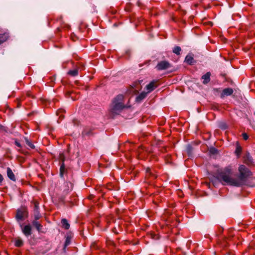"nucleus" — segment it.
<instances>
[{"label": "nucleus", "mask_w": 255, "mask_h": 255, "mask_svg": "<svg viewBox=\"0 0 255 255\" xmlns=\"http://www.w3.org/2000/svg\"><path fill=\"white\" fill-rule=\"evenodd\" d=\"M241 147H237L236 149V153L237 155H239L241 152Z\"/></svg>", "instance_id": "25"}, {"label": "nucleus", "mask_w": 255, "mask_h": 255, "mask_svg": "<svg viewBox=\"0 0 255 255\" xmlns=\"http://www.w3.org/2000/svg\"><path fill=\"white\" fill-rule=\"evenodd\" d=\"M248 158H249V162H247V163H249V162H252L251 157L249 155L248 156Z\"/></svg>", "instance_id": "30"}, {"label": "nucleus", "mask_w": 255, "mask_h": 255, "mask_svg": "<svg viewBox=\"0 0 255 255\" xmlns=\"http://www.w3.org/2000/svg\"><path fill=\"white\" fill-rule=\"evenodd\" d=\"M233 93V90L232 88H228L223 90L221 97L222 98L225 96H228L231 95Z\"/></svg>", "instance_id": "7"}, {"label": "nucleus", "mask_w": 255, "mask_h": 255, "mask_svg": "<svg viewBox=\"0 0 255 255\" xmlns=\"http://www.w3.org/2000/svg\"><path fill=\"white\" fill-rule=\"evenodd\" d=\"M70 239L68 238H67L64 244V248H65L67 246H68L70 244Z\"/></svg>", "instance_id": "21"}, {"label": "nucleus", "mask_w": 255, "mask_h": 255, "mask_svg": "<svg viewBox=\"0 0 255 255\" xmlns=\"http://www.w3.org/2000/svg\"><path fill=\"white\" fill-rule=\"evenodd\" d=\"M61 224L62 227L65 230H68L70 228V224L68 223L67 220L66 219H63L61 220Z\"/></svg>", "instance_id": "12"}, {"label": "nucleus", "mask_w": 255, "mask_h": 255, "mask_svg": "<svg viewBox=\"0 0 255 255\" xmlns=\"http://www.w3.org/2000/svg\"><path fill=\"white\" fill-rule=\"evenodd\" d=\"M181 51V49L179 46H176L173 49V52L177 55L180 54V51Z\"/></svg>", "instance_id": "15"}, {"label": "nucleus", "mask_w": 255, "mask_h": 255, "mask_svg": "<svg viewBox=\"0 0 255 255\" xmlns=\"http://www.w3.org/2000/svg\"><path fill=\"white\" fill-rule=\"evenodd\" d=\"M38 209H39L38 203L35 202H34V211L37 212V211H38Z\"/></svg>", "instance_id": "23"}, {"label": "nucleus", "mask_w": 255, "mask_h": 255, "mask_svg": "<svg viewBox=\"0 0 255 255\" xmlns=\"http://www.w3.org/2000/svg\"><path fill=\"white\" fill-rule=\"evenodd\" d=\"M8 33L5 32L2 34H0V44L5 42L8 38Z\"/></svg>", "instance_id": "11"}, {"label": "nucleus", "mask_w": 255, "mask_h": 255, "mask_svg": "<svg viewBox=\"0 0 255 255\" xmlns=\"http://www.w3.org/2000/svg\"><path fill=\"white\" fill-rule=\"evenodd\" d=\"M22 232L26 237H28L31 235V227L29 225H25L22 227L21 225Z\"/></svg>", "instance_id": "6"}, {"label": "nucleus", "mask_w": 255, "mask_h": 255, "mask_svg": "<svg viewBox=\"0 0 255 255\" xmlns=\"http://www.w3.org/2000/svg\"><path fill=\"white\" fill-rule=\"evenodd\" d=\"M59 158L60 160H61L62 162H64L65 160V156L63 154V153H60L59 155Z\"/></svg>", "instance_id": "24"}, {"label": "nucleus", "mask_w": 255, "mask_h": 255, "mask_svg": "<svg viewBox=\"0 0 255 255\" xmlns=\"http://www.w3.org/2000/svg\"><path fill=\"white\" fill-rule=\"evenodd\" d=\"M6 172H7V175L8 177L11 180H12L13 181H15L16 178H15V175L14 174L12 170L9 167L7 168Z\"/></svg>", "instance_id": "8"}, {"label": "nucleus", "mask_w": 255, "mask_h": 255, "mask_svg": "<svg viewBox=\"0 0 255 255\" xmlns=\"http://www.w3.org/2000/svg\"><path fill=\"white\" fill-rule=\"evenodd\" d=\"M27 216V211L25 209L23 208L17 210L15 217L18 221H20L24 220Z\"/></svg>", "instance_id": "3"}, {"label": "nucleus", "mask_w": 255, "mask_h": 255, "mask_svg": "<svg viewBox=\"0 0 255 255\" xmlns=\"http://www.w3.org/2000/svg\"><path fill=\"white\" fill-rule=\"evenodd\" d=\"M171 67L170 64L166 61H161L156 65V68L158 70H163Z\"/></svg>", "instance_id": "4"}, {"label": "nucleus", "mask_w": 255, "mask_h": 255, "mask_svg": "<svg viewBox=\"0 0 255 255\" xmlns=\"http://www.w3.org/2000/svg\"><path fill=\"white\" fill-rule=\"evenodd\" d=\"M15 246L18 247H21L23 245V241L21 239L18 238L15 240Z\"/></svg>", "instance_id": "14"}, {"label": "nucleus", "mask_w": 255, "mask_h": 255, "mask_svg": "<svg viewBox=\"0 0 255 255\" xmlns=\"http://www.w3.org/2000/svg\"><path fill=\"white\" fill-rule=\"evenodd\" d=\"M243 137L245 140H247L249 138V136L246 133H243Z\"/></svg>", "instance_id": "26"}, {"label": "nucleus", "mask_w": 255, "mask_h": 255, "mask_svg": "<svg viewBox=\"0 0 255 255\" xmlns=\"http://www.w3.org/2000/svg\"><path fill=\"white\" fill-rule=\"evenodd\" d=\"M78 71L77 69H74L68 72V74L72 76H75L78 75Z\"/></svg>", "instance_id": "17"}, {"label": "nucleus", "mask_w": 255, "mask_h": 255, "mask_svg": "<svg viewBox=\"0 0 255 255\" xmlns=\"http://www.w3.org/2000/svg\"><path fill=\"white\" fill-rule=\"evenodd\" d=\"M149 174L150 175L151 174V169L150 168H147L146 169V176Z\"/></svg>", "instance_id": "27"}, {"label": "nucleus", "mask_w": 255, "mask_h": 255, "mask_svg": "<svg viewBox=\"0 0 255 255\" xmlns=\"http://www.w3.org/2000/svg\"><path fill=\"white\" fill-rule=\"evenodd\" d=\"M157 83V80H153L146 86L145 89L148 93L153 91L158 86Z\"/></svg>", "instance_id": "5"}, {"label": "nucleus", "mask_w": 255, "mask_h": 255, "mask_svg": "<svg viewBox=\"0 0 255 255\" xmlns=\"http://www.w3.org/2000/svg\"><path fill=\"white\" fill-rule=\"evenodd\" d=\"M32 224L33 226L35 227V228L37 229L38 231H40L42 226L37 221V220L33 221Z\"/></svg>", "instance_id": "13"}, {"label": "nucleus", "mask_w": 255, "mask_h": 255, "mask_svg": "<svg viewBox=\"0 0 255 255\" xmlns=\"http://www.w3.org/2000/svg\"><path fill=\"white\" fill-rule=\"evenodd\" d=\"M210 76L211 73L210 72H207L205 75L202 76V79L203 80V83L204 84H207L210 82Z\"/></svg>", "instance_id": "9"}, {"label": "nucleus", "mask_w": 255, "mask_h": 255, "mask_svg": "<svg viewBox=\"0 0 255 255\" xmlns=\"http://www.w3.org/2000/svg\"><path fill=\"white\" fill-rule=\"evenodd\" d=\"M219 127L222 128V129H225L227 128V126L226 124L224 123H222L219 125Z\"/></svg>", "instance_id": "22"}, {"label": "nucleus", "mask_w": 255, "mask_h": 255, "mask_svg": "<svg viewBox=\"0 0 255 255\" xmlns=\"http://www.w3.org/2000/svg\"><path fill=\"white\" fill-rule=\"evenodd\" d=\"M254 115H255V112L254 113Z\"/></svg>", "instance_id": "31"}, {"label": "nucleus", "mask_w": 255, "mask_h": 255, "mask_svg": "<svg viewBox=\"0 0 255 255\" xmlns=\"http://www.w3.org/2000/svg\"><path fill=\"white\" fill-rule=\"evenodd\" d=\"M40 214L39 211H34V218L35 220H37L40 218Z\"/></svg>", "instance_id": "20"}, {"label": "nucleus", "mask_w": 255, "mask_h": 255, "mask_svg": "<svg viewBox=\"0 0 255 255\" xmlns=\"http://www.w3.org/2000/svg\"><path fill=\"white\" fill-rule=\"evenodd\" d=\"M193 58L191 55H187L185 57V61L189 64H191L193 61Z\"/></svg>", "instance_id": "16"}, {"label": "nucleus", "mask_w": 255, "mask_h": 255, "mask_svg": "<svg viewBox=\"0 0 255 255\" xmlns=\"http://www.w3.org/2000/svg\"><path fill=\"white\" fill-rule=\"evenodd\" d=\"M239 171V178H234L232 176V170L229 167H226L218 173L217 178L223 185L239 187L242 185L247 178L251 175V172L244 165L240 166Z\"/></svg>", "instance_id": "1"}, {"label": "nucleus", "mask_w": 255, "mask_h": 255, "mask_svg": "<svg viewBox=\"0 0 255 255\" xmlns=\"http://www.w3.org/2000/svg\"><path fill=\"white\" fill-rule=\"evenodd\" d=\"M3 177L0 174V185L1 184L2 181H3Z\"/></svg>", "instance_id": "29"}, {"label": "nucleus", "mask_w": 255, "mask_h": 255, "mask_svg": "<svg viewBox=\"0 0 255 255\" xmlns=\"http://www.w3.org/2000/svg\"><path fill=\"white\" fill-rule=\"evenodd\" d=\"M147 94H148L147 92H141L139 95H138L136 97V101L137 102H141L147 96Z\"/></svg>", "instance_id": "10"}, {"label": "nucleus", "mask_w": 255, "mask_h": 255, "mask_svg": "<svg viewBox=\"0 0 255 255\" xmlns=\"http://www.w3.org/2000/svg\"><path fill=\"white\" fill-rule=\"evenodd\" d=\"M124 98L123 95H119L114 99L110 108L112 114H119L125 107L123 102Z\"/></svg>", "instance_id": "2"}, {"label": "nucleus", "mask_w": 255, "mask_h": 255, "mask_svg": "<svg viewBox=\"0 0 255 255\" xmlns=\"http://www.w3.org/2000/svg\"><path fill=\"white\" fill-rule=\"evenodd\" d=\"M26 144L31 148L33 149L35 148V146L31 143L27 139H25Z\"/></svg>", "instance_id": "19"}, {"label": "nucleus", "mask_w": 255, "mask_h": 255, "mask_svg": "<svg viewBox=\"0 0 255 255\" xmlns=\"http://www.w3.org/2000/svg\"><path fill=\"white\" fill-rule=\"evenodd\" d=\"M15 144L18 147H21L20 143L17 141H15Z\"/></svg>", "instance_id": "28"}, {"label": "nucleus", "mask_w": 255, "mask_h": 255, "mask_svg": "<svg viewBox=\"0 0 255 255\" xmlns=\"http://www.w3.org/2000/svg\"><path fill=\"white\" fill-rule=\"evenodd\" d=\"M64 169H65V165H64V162H62L61 164V165H60V176L61 177L63 176V172L64 171Z\"/></svg>", "instance_id": "18"}]
</instances>
